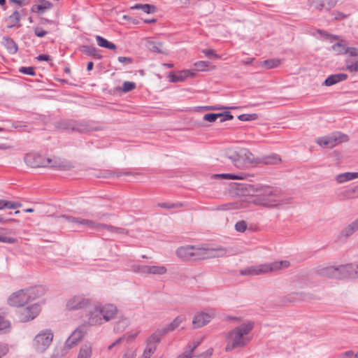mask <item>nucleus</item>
Wrapping results in <instances>:
<instances>
[{
    "instance_id": "nucleus-11",
    "label": "nucleus",
    "mask_w": 358,
    "mask_h": 358,
    "mask_svg": "<svg viewBox=\"0 0 358 358\" xmlns=\"http://www.w3.org/2000/svg\"><path fill=\"white\" fill-rule=\"evenodd\" d=\"M54 334L50 329H43L32 341V348L38 352H44L53 341Z\"/></svg>"
},
{
    "instance_id": "nucleus-54",
    "label": "nucleus",
    "mask_w": 358,
    "mask_h": 358,
    "mask_svg": "<svg viewBox=\"0 0 358 358\" xmlns=\"http://www.w3.org/2000/svg\"><path fill=\"white\" fill-rule=\"evenodd\" d=\"M9 348L7 344L0 343V355H5L8 352Z\"/></svg>"
},
{
    "instance_id": "nucleus-3",
    "label": "nucleus",
    "mask_w": 358,
    "mask_h": 358,
    "mask_svg": "<svg viewBox=\"0 0 358 358\" xmlns=\"http://www.w3.org/2000/svg\"><path fill=\"white\" fill-rule=\"evenodd\" d=\"M253 329L252 322L243 323L229 331L226 336L225 351L245 348L251 341L250 333Z\"/></svg>"
},
{
    "instance_id": "nucleus-25",
    "label": "nucleus",
    "mask_w": 358,
    "mask_h": 358,
    "mask_svg": "<svg viewBox=\"0 0 358 358\" xmlns=\"http://www.w3.org/2000/svg\"><path fill=\"white\" fill-rule=\"evenodd\" d=\"M167 273V268L164 266L152 265L147 266L146 275L152 274L155 275H162Z\"/></svg>"
},
{
    "instance_id": "nucleus-39",
    "label": "nucleus",
    "mask_w": 358,
    "mask_h": 358,
    "mask_svg": "<svg viewBox=\"0 0 358 358\" xmlns=\"http://www.w3.org/2000/svg\"><path fill=\"white\" fill-rule=\"evenodd\" d=\"M157 346L154 345H146L145 349L144 350V352L143 353V355L141 358H150L151 356L155 353L156 351Z\"/></svg>"
},
{
    "instance_id": "nucleus-26",
    "label": "nucleus",
    "mask_w": 358,
    "mask_h": 358,
    "mask_svg": "<svg viewBox=\"0 0 358 358\" xmlns=\"http://www.w3.org/2000/svg\"><path fill=\"white\" fill-rule=\"evenodd\" d=\"M164 335L162 329H158L148 338L147 345L156 346Z\"/></svg>"
},
{
    "instance_id": "nucleus-36",
    "label": "nucleus",
    "mask_w": 358,
    "mask_h": 358,
    "mask_svg": "<svg viewBox=\"0 0 358 358\" xmlns=\"http://www.w3.org/2000/svg\"><path fill=\"white\" fill-rule=\"evenodd\" d=\"M280 64V60L278 59H269L264 60L262 63V66L266 67L267 69H271L278 67Z\"/></svg>"
},
{
    "instance_id": "nucleus-9",
    "label": "nucleus",
    "mask_w": 358,
    "mask_h": 358,
    "mask_svg": "<svg viewBox=\"0 0 358 358\" xmlns=\"http://www.w3.org/2000/svg\"><path fill=\"white\" fill-rule=\"evenodd\" d=\"M66 220L69 223H72L73 224H80L83 226H86L87 227L92 229H96L98 231H101L103 229H106L109 232L116 234H122L125 233V229L123 228L115 227L111 225L103 224L96 223L90 220L81 219L78 217H75L72 216H69L66 215H63L60 217Z\"/></svg>"
},
{
    "instance_id": "nucleus-15",
    "label": "nucleus",
    "mask_w": 358,
    "mask_h": 358,
    "mask_svg": "<svg viewBox=\"0 0 358 358\" xmlns=\"http://www.w3.org/2000/svg\"><path fill=\"white\" fill-rule=\"evenodd\" d=\"M41 308L38 304H33L19 311V319L22 322L34 320L40 313Z\"/></svg>"
},
{
    "instance_id": "nucleus-48",
    "label": "nucleus",
    "mask_w": 358,
    "mask_h": 358,
    "mask_svg": "<svg viewBox=\"0 0 358 358\" xmlns=\"http://www.w3.org/2000/svg\"><path fill=\"white\" fill-rule=\"evenodd\" d=\"M346 69L351 73H358V61L346 65Z\"/></svg>"
},
{
    "instance_id": "nucleus-55",
    "label": "nucleus",
    "mask_w": 358,
    "mask_h": 358,
    "mask_svg": "<svg viewBox=\"0 0 358 358\" xmlns=\"http://www.w3.org/2000/svg\"><path fill=\"white\" fill-rule=\"evenodd\" d=\"M124 339V336L120 337L118 339H117L113 343H111L110 345H108V350H112L113 348L117 346L118 345H120L122 343V341Z\"/></svg>"
},
{
    "instance_id": "nucleus-41",
    "label": "nucleus",
    "mask_w": 358,
    "mask_h": 358,
    "mask_svg": "<svg viewBox=\"0 0 358 358\" xmlns=\"http://www.w3.org/2000/svg\"><path fill=\"white\" fill-rule=\"evenodd\" d=\"M146 268H147V266L135 264L131 266L132 271L139 273L141 275H146Z\"/></svg>"
},
{
    "instance_id": "nucleus-31",
    "label": "nucleus",
    "mask_w": 358,
    "mask_h": 358,
    "mask_svg": "<svg viewBox=\"0 0 358 358\" xmlns=\"http://www.w3.org/2000/svg\"><path fill=\"white\" fill-rule=\"evenodd\" d=\"M96 41L99 46L105 48L109 50H115L116 48V45L106 40V38H103L101 36H96Z\"/></svg>"
},
{
    "instance_id": "nucleus-34",
    "label": "nucleus",
    "mask_w": 358,
    "mask_h": 358,
    "mask_svg": "<svg viewBox=\"0 0 358 358\" xmlns=\"http://www.w3.org/2000/svg\"><path fill=\"white\" fill-rule=\"evenodd\" d=\"M9 24L8 25V28H12L17 25L20 20V14L17 10H15L6 20Z\"/></svg>"
},
{
    "instance_id": "nucleus-59",
    "label": "nucleus",
    "mask_w": 358,
    "mask_h": 358,
    "mask_svg": "<svg viewBox=\"0 0 358 358\" xmlns=\"http://www.w3.org/2000/svg\"><path fill=\"white\" fill-rule=\"evenodd\" d=\"M10 2H13L19 6H25L29 3L31 0H9Z\"/></svg>"
},
{
    "instance_id": "nucleus-14",
    "label": "nucleus",
    "mask_w": 358,
    "mask_h": 358,
    "mask_svg": "<svg viewBox=\"0 0 358 358\" xmlns=\"http://www.w3.org/2000/svg\"><path fill=\"white\" fill-rule=\"evenodd\" d=\"M57 127L59 129L67 130L70 131H77L80 133L86 132L88 130L87 125L85 123L72 122V121H62L57 123Z\"/></svg>"
},
{
    "instance_id": "nucleus-8",
    "label": "nucleus",
    "mask_w": 358,
    "mask_h": 358,
    "mask_svg": "<svg viewBox=\"0 0 358 358\" xmlns=\"http://www.w3.org/2000/svg\"><path fill=\"white\" fill-rule=\"evenodd\" d=\"M289 266L288 261H278L268 264L250 266L240 271L242 275H258L276 271Z\"/></svg>"
},
{
    "instance_id": "nucleus-29",
    "label": "nucleus",
    "mask_w": 358,
    "mask_h": 358,
    "mask_svg": "<svg viewBox=\"0 0 358 358\" xmlns=\"http://www.w3.org/2000/svg\"><path fill=\"white\" fill-rule=\"evenodd\" d=\"M82 52L87 55L92 56L94 59H100L102 56L98 52L96 48L90 45H83L81 48Z\"/></svg>"
},
{
    "instance_id": "nucleus-61",
    "label": "nucleus",
    "mask_w": 358,
    "mask_h": 358,
    "mask_svg": "<svg viewBox=\"0 0 358 358\" xmlns=\"http://www.w3.org/2000/svg\"><path fill=\"white\" fill-rule=\"evenodd\" d=\"M5 208L15 209V202L5 200Z\"/></svg>"
},
{
    "instance_id": "nucleus-40",
    "label": "nucleus",
    "mask_w": 358,
    "mask_h": 358,
    "mask_svg": "<svg viewBox=\"0 0 358 358\" xmlns=\"http://www.w3.org/2000/svg\"><path fill=\"white\" fill-rule=\"evenodd\" d=\"M280 158L277 155H271L264 159V163L266 164H275L280 162Z\"/></svg>"
},
{
    "instance_id": "nucleus-1",
    "label": "nucleus",
    "mask_w": 358,
    "mask_h": 358,
    "mask_svg": "<svg viewBox=\"0 0 358 358\" xmlns=\"http://www.w3.org/2000/svg\"><path fill=\"white\" fill-rule=\"evenodd\" d=\"M254 193L250 198V202L268 208H280L290 201V199L285 197L280 189L271 186H256Z\"/></svg>"
},
{
    "instance_id": "nucleus-21",
    "label": "nucleus",
    "mask_w": 358,
    "mask_h": 358,
    "mask_svg": "<svg viewBox=\"0 0 358 358\" xmlns=\"http://www.w3.org/2000/svg\"><path fill=\"white\" fill-rule=\"evenodd\" d=\"M194 76L189 70L181 71L176 73H170L169 75V80L172 83H178L183 81L186 78Z\"/></svg>"
},
{
    "instance_id": "nucleus-38",
    "label": "nucleus",
    "mask_w": 358,
    "mask_h": 358,
    "mask_svg": "<svg viewBox=\"0 0 358 358\" xmlns=\"http://www.w3.org/2000/svg\"><path fill=\"white\" fill-rule=\"evenodd\" d=\"M331 49L338 55H344L345 54L347 47L342 42H338L331 46Z\"/></svg>"
},
{
    "instance_id": "nucleus-45",
    "label": "nucleus",
    "mask_w": 358,
    "mask_h": 358,
    "mask_svg": "<svg viewBox=\"0 0 358 358\" xmlns=\"http://www.w3.org/2000/svg\"><path fill=\"white\" fill-rule=\"evenodd\" d=\"M247 229V223L243 221H239L235 224V229L238 232H244Z\"/></svg>"
},
{
    "instance_id": "nucleus-2",
    "label": "nucleus",
    "mask_w": 358,
    "mask_h": 358,
    "mask_svg": "<svg viewBox=\"0 0 358 358\" xmlns=\"http://www.w3.org/2000/svg\"><path fill=\"white\" fill-rule=\"evenodd\" d=\"M227 250L222 247H195L187 245L180 247L176 250L177 256L183 261L206 259L222 257L227 255Z\"/></svg>"
},
{
    "instance_id": "nucleus-51",
    "label": "nucleus",
    "mask_w": 358,
    "mask_h": 358,
    "mask_svg": "<svg viewBox=\"0 0 358 358\" xmlns=\"http://www.w3.org/2000/svg\"><path fill=\"white\" fill-rule=\"evenodd\" d=\"M234 107H227V106H209L203 107L204 110H222V109H234Z\"/></svg>"
},
{
    "instance_id": "nucleus-20",
    "label": "nucleus",
    "mask_w": 358,
    "mask_h": 358,
    "mask_svg": "<svg viewBox=\"0 0 358 358\" xmlns=\"http://www.w3.org/2000/svg\"><path fill=\"white\" fill-rule=\"evenodd\" d=\"M358 230V217L347 227L343 228L339 234L340 239H347Z\"/></svg>"
},
{
    "instance_id": "nucleus-7",
    "label": "nucleus",
    "mask_w": 358,
    "mask_h": 358,
    "mask_svg": "<svg viewBox=\"0 0 358 358\" xmlns=\"http://www.w3.org/2000/svg\"><path fill=\"white\" fill-rule=\"evenodd\" d=\"M88 331L89 327L87 324L84 323L80 325L71 333L63 346L56 348L54 355L60 357L66 355L70 349L76 346L85 338Z\"/></svg>"
},
{
    "instance_id": "nucleus-64",
    "label": "nucleus",
    "mask_w": 358,
    "mask_h": 358,
    "mask_svg": "<svg viewBox=\"0 0 358 358\" xmlns=\"http://www.w3.org/2000/svg\"><path fill=\"white\" fill-rule=\"evenodd\" d=\"M192 355L190 354V352H188L187 350H186L185 352H184V353H182L181 355H179L176 358H192Z\"/></svg>"
},
{
    "instance_id": "nucleus-12",
    "label": "nucleus",
    "mask_w": 358,
    "mask_h": 358,
    "mask_svg": "<svg viewBox=\"0 0 358 358\" xmlns=\"http://www.w3.org/2000/svg\"><path fill=\"white\" fill-rule=\"evenodd\" d=\"M348 141V136L346 134L337 131L317 138L316 143L322 148H332Z\"/></svg>"
},
{
    "instance_id": "nucleus-49",
    "label": "nucleus",
    "mask_w": 358,
    "mask_h": 358,
    "mask_svg": "<svg viewBox=\"0 0 358 358\" xmlns=\"http://www.w3.org/2000/svg\"><path fill=\"white\" fill-rule=\"evenodd\" d=\"M0 242L13 244L17 242V239L13 237L0 236Z\"/></svg>"
},
{
    "instance_id": "nucleus-37",
    "label": "nucleus",
    "mask_w": 358,
    "mask_h": 358,
    "mask_svg": "<svg viewBox=\"0 0 358 358\" xmlns=\"http://www.w3.org/2000/svg\"><path fill=\"white\" fill-rule=\"evenodd\" d=\"M129 324V319L126 317H122L119 320V321L117 322L115 327H114V329L116 331H124L127 327H128Z\"/></svg>"
},
{
    "instance_id": "nucleus-35",
    "label": "nucleus",
    "mask_w": 358,
    "mask_h": 358,
    "mask_svg": "<svg viewBox=\"0 0 358 358\" xmlns=\"http://www.w3.org/2000/svg\"><path fill=\"white\" fill-rule=\"evenodd\" d=\"M52 8V3L48 1L41 0V3L38 5H35L31 8V11L35 12L36 10L38 11H43L45 10H49Z\"/></svg>"
},
{
    "instance_id": "nucleus-43",
    "label": "nucleus",
    "mask_w": 358,
    "mask_h": 358,
    "mask_svg": "<svg viewBox=\"0 0 358 358\" xmlns=\"http://www.w3.org/2000/svg\"><path fill=\"white\" fill-rule=\"evenodd\" d=\"M238 118L241 121H250L255 120L257 118V115L255 113L253 114H243L240 115Z\"/></svg>"
},
{
    "instance_id": "nucleus-16",
    "label": "nucleus",
    "mask_w": 358,
    "mask_h": 358,
    "mask_svg": "<svg viewBox=\"0 0 358 358\" xmlns=\"http://www.w3.org/2000/svg\"><path fill=\"white\" fill-rule=\"evenodd\" d=\"M90 303L89 299L83 296H74L70 298L66 302V308L69 310L83 309Z\"/></svg>"
},
{
    "instance_id": "nucleus-42",
    "label": "nucleus",
    "mask_w": 358,
    "mask_h": 358,
    "mask_svg": "<svg viewBox=\"0 0 358 358\" xmlns=\"http://www.w3.org/2000/svg\"><path fill=\"white\" fill-rule=\"evenodd\" d=\"M135 87L136 84L130 81H125L123 83L122 91L124 92H128L135 89Z\"/></svg>"
},
{
    "instance_id": "nucleus-53",
    "label": "nucleus",
    "mask_w": 358,
    "mask_h": 358,
    "mask_svg": "<svg viewBox=\"0 0 358 358\" xmlns=\"http://www.w3.org/2000/svg\"><path fill=\"white\" fill-rule=\"evenodd\" d=\"M136 352L132 349L127 350L122 356V358H135Z\"/></svg>"
},
{
    "instance_id": "nucleus-60",
    "label": "nucleus",
    "mask_w": 358,
    "mask_h": 358,
    "mask_svg": "<svg viewBox=\"0 0 358 358\" xmlns=\"http://www.w3.org/2000/svg\"><path fill=\"white\" fill-rule=\"evenodd\" d=\"M213 349H208L203 353L199 355V358L203 357V358H209L213 355Z\"/></svg>"
},
{
    "instance_id": "nucleus-44",
    "label": "nucleus",
    "mask_w": 358,
    "mask_h": 358,
    "mask_svg": "<svg viewBox=\"0 0 358 358\" xmlns=\"http://www.w3.org/2000/svg\"><path fill=\"white\" fill-rule=\"evenodd\" d=\"M209 65V62L205 61H199L194 63V66L198 71H205Z\"/></svg>"
},
{
    "instance_id": "nucleus-32",
    "label": "nucleus",
    "mask_w": 358,
    "mask_h": 358,
    "mask_svg": "<svg viewBox=\"0 0 358 358\" xmlns=\"http://www.w3.org/2000/svg\"><path fill=\"white\" fill-rule=\"evenodd\" d=\"M341 194L345 199L358 198V185L343 191Z\"/></svg>"
},
{
    "instance_id": "nucleus-6",
    "label": "nucleus",
    "mask_w": 358,
    "mask_h": 358,
    "mask_svg": "<svg viewBox=\"0 0 358 358\" xmlns=\"http://www.w3.org/2000/svg\"><path fill=\"white\" fill-rule=\"evenodd\" d=\"M25 163L32 167H50L59 169H66L69 166L64 164L60 159L58 158H45L36 153H29L24 157Z\"/></svg>"
},
{
    "instance_id": "nucleus-33",
    "label": "nucleus",
    "mask_w": 358,
    "mask_h": 358,
    "mask_svg": "<svg viewBox=\"0 0 358 358\" xmlns=\"http://www.w3.org/2000/svg\"><path fill=\"white\" fill-rule=\"evenodd\" d=\"M91 345L90 344H85L80 348L77 358H91Z\"/></svg>"
},
{
    "instance_id": "nucleus-13",
    "label": "nucleus",
    "mask_w": 358,
    "mask_h": 358,
    "mask_svg": "<svg viewBox=\"0 0 358 358\" xmlns=\"http://www.w3.org/2000/svg\"><path fill=\"white\" fill-rule=\"evenodd\" d=\"M215 317V311L210 310L208 312L196 313L192 320L193 329H199L208 324Z\"/></svg>"
},
{
    "instance_id": "nucleus-56",
    "label": "nucleus",
    "mask_w": 358,
    "mask_h": 358,
    "mask_svg": "<svg viewBox=\"0 0 358 358\" xmlns=\"http://www.w3.org/2000/svg\"><path fill=\"white\" fill-rule=\"evenodd\" d=\"M159 206L160 207H162V208H177L178 206H181L182 204L180 203H159Z\"/></svg>"
},
{
    "instance_id": "nucleus-28",
    "label": "nucleus",
    "mask_w": 358,
    "mask_h": 358,
    "mask_svg": "<svg viewBox=\"0 0 358 358\" xmlns=\"http://www.w3.org/2000/svg\"><path fill=\"white\" fill-rule=\"evenodd\" d=\"M148 48L150 51L157 53L167 54L163 49V43L159 41H148Z\"/></svg>"
},
{
    "instance_id": "nucleus-52",
    "label": "nucleus",
    "mask_w": 358,
    "mask_h": 358,
    "mask_svg": "<svg viewBox=\"0 0 358 358\" xmlns=\"http://www.w3.org/2000/svg\"><path fill=\"white\" fill-rule=\"evenodd\" d=\"M34 34L36 36L39 38H42L47 34V31H44L41 27H36L34 29Z\"/></svg>"
},
{
    "instance_id": "nucleus-23",
    "label": "nucleus",
    "mask_w": 358,
    "mask_h": 358,
    "mask_svg": "<svg viewBox=\"0 0 358 358\" xmlns=\"http://www.w3.org/2000/svg\"><path fill=\"white\" fill-rule=\"evenodd\" d=\"M348 76L345 73H337L328 76L324 82L326 86H331L339 82L345 80Z\"/></svg>"
},
{
    "instance_id": "nucleus-58",
    "label": "nucleus",
    "mask_w": 358,
    "mask_h": 358,
    "mask_svg": "<svg viewBox=\"0 0 358 358\" xmlns=\"http://www.w3.org/2000/svg\"><path fill=\"white\" fill-rule=\"evenodd\" d=\"M201 342V340H198V341H195L193 342V345H189V350H188L187 351L190 352V354L192 355V352L194 351V350L200 345Z\"/></svg>"
},
{
    "instance_id": "nucleus-17",
    "label": "nucleus",
    "mask_w": 358,
    "mask_h": 358,
    "mask_svg": "<svg viewBox=\"0 0 358 358\" xmlns=\"http://www.w3.org/2000/svg\"><path fill=\"white\" fill-rule=\"evenodd\" d=\"M340 279L358 277V264H346L338 266Z\"/></svg>"
},
{
    "instance_id": "nucleus-63",
    "label": "nucleus",
    "mask_w": 358,
    "mask_h": 358,
    "mask_svg": "<svg viewBox=\"0 0 358 358\" xmlns=\"http://www.w3.org/2000/svg\"><path fill=\"white\" fill-rule=\"evenodd\" d=\"M352 357H354V352L351 350L347 351L341 355V358H351Z\"/></svg>"
},
{
    "instance_id": "nucleus-27",
    "label": "nucleus",
    "mask_w": 358,
    "mask_h": 358,
    "mask_svg": "<svg viewBox=\"0 0 358 358\" xmlns=\"http://www.w3.org/2000/svg\"><path fill=\"white\" fill-rule=\"evenodd\" d=\"M247 175L243 173H241L238 174H233V173H222V174H215L213 176L214 178H220L225 180H244L246 178Z\"/></svg>"
},
{
    "instance_id": "nucleus-30",
    "label": "nucleus",
    "mask_w": 358,
    "mask_h": 358,
    "mask_svg": "<svg viewBox=\"0 0 358 358\" xmlns=\"http://www.w3.org/2000/svg\"><path fill=\"white\" fill-rule=\"evenodd\" d=\"M131 9L135 10H141L145 13H154L156 11V7L153 5L145 3H136L134 6L131 7Z\"/></svg>"
},
{
    "instance_id": "nucleus-50",
    "label": "nucleus",
    "mask_w": 358,
    "mask_h": 358,
    "mask_svg": "<svg viewBox=\"0 0 358 358\" xmlns=\"http://www.w3.org/2000/svg\"><path fill=\"white\" fill-rule=\"evenodd\" d=\"M345 54H348L351 57L358 56V48L354 47H347Z\"/></svg>"
},
{
    "instance_id": "nucleus-19",
    "label": "nucleus",
    "mask_w": 358,
    "mask_h": 358,
    "mask_svg": "<svg viewBox=\"0 0 358 358\" xmlns=\"http://www.w3.org/2000/svg\"><path fill=\"white\" fill-rule=\"evenodd\" d=\"M317 273L323 277H327L331 278L339 279L338 268V266H325L320 267L317 269Z\"/></svg>"
},
{
    "instance_id": "nucleus-10",
    "label": "nucleus",
    "mask_w": 358,
    "mask_h": 358,
    "mask_svg": "<svg viewBox=\"0 0 358 358\" xmlns=\"http://www.w3.org/2000/svg\"><path fill=\"white\" fill-rule=\"evenodd\" d=\"M36 297H38V289L30 287L12 294L8 299V303L13 306H22Z\"/></svg>"
},
{
    "instance_id": "nucleus-4",
    "label": "nucleus",
    "mask_w": 358,
    "mask_h": 358,
    "mask_svg": "<svg viewBox=\"0 0 358 358\" xmlns=\"http://www.w3.org/2000/svg\"><path fill=\"white\" fill-rule=\"evenodd\" d=\"M117 313V308L111 303L96 304L91 308L87 313V322L85 323L90 326L101 325L113 320Z\"/></svg>"
},
{
    "instance_id": "nucleus-47",
    "label": "nucleus",
    "mask_w": 358,
    "mask_h": 358,
    "mask_svg": "<svg viewBox=\"0 0 358 358\" xmlns=\"http://www.w3.org/2000/svg\"><path fill=\"white\" fill-rule=\"evenodd\" d=\"M19 71L22 73L27 74V75H30V76L35 75L34 68L32 66L21 67L19 69Z\"/></svg>"
},
{
    "instance_id": "nucleus-62",
    "label": "nucleus",
    "mask_w": 358,
    "mask_h": 358,
    "mask_svg": "<svg viewBox=\"0 0 358 358\" xmlns=\"http://www.w3.org/2000/svg\"><path fill=\"white\" fill-rule=\"evenodd\" d=\"M36 59L38 61H49L50 57L48 55H40L36 57Z\"/></svg>"
},
{
    "instance_id": "nucleus-57",
    "label": "nucleus",
    "mask_w": 358,
    "mask_h": 358,
    "mask_svg": "<svg viewBox=\"0 0 358 358\" xmlns=\"http://www.w3.org/2000/svg\"><path fill=\"white\" fill-rule=\"evenodd\" d=\"M118 61L122 64H131L133 62L132 58L127 57H119L117 58Z\"/></svg>"
},
{
    "instance_id": "nucleus-22",
    "label": "nucleus",
    "mask_w": 358,
    "mask_h": 358,
    "mask_svg": "<svg viewBox=\"0 0 358 358\" xmlns=\"http://www.w3.org/2000/svg\"><path fill=\"white\" fill-rule=\"evenodd\" d=\"M356 178H358V172H345L335 176V180L338 184H343Z\"/></svg>"
},
{
    "instance_id": "nucleus-46",
    "label": "nucleus",
    "mask_w": 358,
    "mask_h": 358,
    "mask_svg": "<svg viewBox=\"0 0 358 358\" xmlns=\"http://www.w3.org/2000/svg\"><path fill=\"white\" fill-rule=\"evenodd\" d=\"M9 327L10 322L5 320L3 317L0 315V332L6 330Z\"/></svg>"
},
{
    "instance_id": "nucleus-24",
    "label": "nucleus",
    "mask_w": 358,
    "mask_h": 358,
    "mask_svg": "<svg viewBox=\"0 0 358 358\" xmlns=\"http://www.w3.org/2000/svg\"><path fill=\"white\" fill-rule=\"evenodd\" d=\"M185 320V317L183 316L180 315L176 317L171 323L162 328L163 333L166 334L175 330Z\"/></svg>"
},
{
    "instance_id": "nucleus-5",
    "label": "nucleus",
    "mask_w": 358,
    "mask_h": 358,
    "mask_svg": "<svg viewBox=\"0 0 358 358\" xmlns=\"http://www.w3.org/2000/svg\"><path fill=\"white\" fill-rule=\"evenodd\" d=\"M226 157L231 160L234 166L240 169H245L257 163V160L247 148L232 147L225 150Z\"/></svg>"
},
{
    "instance_id": "nucleus-18",
    "label": "nucleus",
    "mask_w": 358,
    "mask_h": 358,
    "mask_svg": "<svg viewBox=\"0 0 358 358\" xmlns=\"http://www.w3.org/2000/svg\"><path fill=\"white\" fill-rule=\"evenodd\" d=\"M218 118L220 122H223L227 120H230L234 118V116L229 112H224L221 113H208L204 115L203 119L209 122H214Z\"/></svg>"
}]
</instances>
